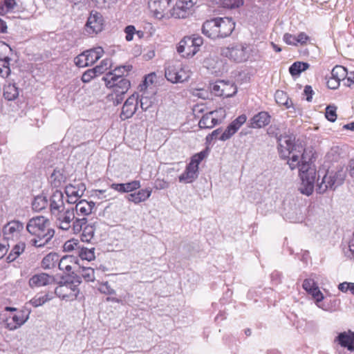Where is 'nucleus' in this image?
I'll return each instance as SVG.
<instances>
[{"mask_svg":"<svg viewBox=\"0 0 354 354\" xmlns=\"http://www.w3.org/2000/svg\"><path fill=\"white\" fill-rule=\"evenodd\" d=\"M213 113L209 111L206 114L203 115L198 122V126L201 129H212L218 124L216 120L214 118Z\"/></svg>","mask_w":354,"mask_h":354,"instance_id":"nucleus-31","label":"nucleus"},{"mask_svg":"<svg viewBox=\"0 0 354 354\" xmlns=\"http://www.w3.org/2000/svg\"><path fill=\"white\" fill-rule=\"evenodd\" d=\"M297 167H299V176L301 180L299 190L301 194L310 196L314 190L316 169L312 165L310 155L308 153L303 154Z\"/></svg>","mask_w":354,"mask_h":354,"instance_id":"nucleus-3","label":"nucleus"},{"mask_svg":"<svg viewBox=\"0 0 354 354\" xmlns=\"http://www.w3.org/2000/svg\"><path fill=\"white\" fill-rule=\"evenodd\" d=\"M6 327L10 330H15L22 324V318L17 315H11L5 319Z\"/></svg>","mask_w":354,"mask_h":354,"instance_id":"nucleus-39","label":"nucleus"},{"mask_svg":"<svg viewBox=\"0 0 354 354\" xmlns=\"http://www.w3.org/2000/svg\"><path fill=\"white\" fill-rule=\"evenodd\" d=\"M55 293L62 299L73 301L76 299L79 293V289L73 282L66 281L61 283L56 287Z\"/></svg>","mask_w":354,"mask_h":354,"instance_id":"nucleus-11","label":"nucleus"},{"mask_svg":"<svg viewBox=\"0 0 354 354\" xmlns=\"http://www.w3.org/2000/svg\"><path fill=\"white\" fill-rule=\"evenodd\" d=\"M3 95L8 100H13L19 95L18 88L15 84H8L4 87Z\"/></svg>","mask_w":354,"mask_h":354,"instance_id":"nucleus-41","label":"nucleus"},{"mask_svg":"<svg viewBox=\"0 0 354 354\" xmlns=\"http://www.w3.org/2000/svg\"><path fill=\"white\" fill-rule=\"evenodd\" d=\"M251 52L252 48L247 44H232L227 47H223L221 50V55L236 63L247 61Z\"/></svg>","mask_w":354,"mask_h":354,"instance_id":"nucleus-5","label":"nucleus"},{"mask_svg":"<svg viewBox=\"0 0 354 354\" xmlns=\"http://www.w3.org/2000/svg\"><path fill=\"white\" fill-rule=\"evenodd\" d=\"M210 91L216 96L230 97L236 93L237 88L232 82L219 80L210 85Z\"/></svg>","mask_w":354,"mask_h":354,"instance_id":"nucleus-9","label":"nucleus"},{"mask_svg":"<svg viewBox=\"0 0 354 354\" xmlns=\"http://www.w3.org/2000/svg\"><path fill=\"white\" fill-rule=\"evenodd\" d=\"M65 176L58 169H55L49 178V182L54 187H60L65 182Z\"/></svg>","mask_w":354,"mask_h":354,"instance_id":"nucleus-34","label":"nucleus"},{"mask_svg":"<svg viewBox=\"0 0 354 354\" xmlns=\"http://www.w3.org/2000/svg\"><path fill=\"white\" fill-rule=\"evenodd\" d=\"M95 205V204L93 201L80 200L76 203L74 211H75L78 216H82L85 217L92 213Z\"/></svg>","mask_w":354,"mask_h":354,"instance_id":"nucleus-23","label":"nucleus"},{"mask_svg":"<svg viewBox=\"0 0 354 354\" xmlns=\"http://www.w3.org/2000/svg\"><path fill=\"white\" fill-rule=\"evenodd\" d=\"M348 72L346 68L342 66H335L331 73L330 77L337 80L340 82L341 80H344L346 77H347Z\"/></svg>","mask_w":354,"mask_h":354,"instance_id":"nucleus-42","label":"nucleus"},{"mask_svg":"<svg viewBox=\"0 0 354 354\" xmlns=\"http://www.w3.org/2000/svg\"><path fill=\"white\" fill-rule=\"evenodd\" d=\"M131 68L132 66L130 65L117 67L113 72L107 73L104 80L105 82L108 80L118 81L120 78H124L123 77L124 74L127 73Z\"/></svg>","mask_w":354,"mask_h":354,"instance_id":"nucleus-29","label":"nucleus"},{"mask_svg":"<svg viewBox=\"0 0 354 354\" xmlns=\"http://www.w3.org/2000/svg\"><path fill=\"white\" fill-rule=\"evenodd\" d=\"M26 229L28 233L26 241L28 247L44 248L49 243L55 234V231L50 227L49 220L43 216L30 218Z\"/></svg>","mask_w":354,"mask_h":354,"instance_id":"nucleus-1","label":"nucleus"},{"mask_svg":"<svg viewBox=\"0 0 354 354\" xmlns=\"http://www.w3.org/2000/svg\"><path fill=\"white\" fill-rule=\"evenodd\" d=\"M54 282L55 277L44 272L36 274L29 279V285L32 288L47 286Z\"/></svg>","mask_w":354,"mask_h":354,"instance_id":"nucleus-18","label":"nucleus"},{"mask_svg":"<svg viewBox=\"0 0 354 354\" xmlns=\"http://www.w3.org/2000/svg\"><path fill=\"white\" fill-rule=\"evenodd\" d=\"M140 186L139 180H133L126 183H112L110 187L120 193H128L139 189Z\"/></svg>","mask_w":354,"mask_h":354,"instance_id":"nucleus-24","label":"nucleus"},{"mask_svg":"<svg viewBox=\"0 0 354 354\" xmlns=\"http://www.w3.org/2000/svg\"><path fill=\"white\" fill-rule=\"evenodd\" d=\"M198 176V170L193 164H188L185 171L179 176V181L184 183L193 182Z\"/></svg>","mask_w":354,"mask_h":354,"instance_id":"nucleus-28","label":"nucleus"},{"mask_svg":"<svg viewBox=\"0 0 354 354\" xmlns=\"http://www.w3.org/2000/svg\"><path fill=\"white\" fill-rule=\"evenodd\" d=\"M274 98L276 102L281 105H284L287 108L290 107L292 104V102L290 101V104H289V99L287 94L283 91H277L274 94Z\"/></svg>","mask_w":354,"mask_h":354,"instance_id":"nucleus-44","label":"nucleus"},{"mask_svg":"<svg viewBox=\"0 0 354 354\" xmlns=\"http://www.w3.org/2000/svg\"><path fill=\"white\" fill-rule=\"evenodd\" d=\"M336 106L329 105L326 108L325 115L328 120L330 122H335L337 118Z\"/></svg>","mask_w":354,"mask_h":354,"instance_id":"nucleus-53","label":"nucleus"},{"mask_svg":"<svg viewBox=\"0 0 354 354\" xmlns=\"http://www.w3.org/2000/svg\"><path fill=\"white\" fill-rule=\"evenodd\" d=\"M124 32L126 34V40L130 41L133 38V35L136 33V28L133 26L129 25L124 28Z\"/></svg>","mask_w":354,"mask_h":354,"instance_id":"nucleus-60","label":"nucleus"},{"mask_svg":"<svg viewBox=\"0 0 354 354\" xmlns=\"http://www.w3.org/2000/svg\"><path fill=\"white\" fill-rule=\"evenodd\" d=\"M270 122V115L266 111H261L254 115L250 120V127L254 129L262 128Z\"/></svg>","mask_w":354,"mask_h":354,"instance_id":"nucleus-22","label":"nucleus"},{"mask_svg":"<svg viewBox=\"0 0 354 354\" xmlns=\"http://www.w3.org/2000/svg\"><path fill=\"white\" fill-rule=\"evenodd\" d=\"M107 87L113 88L115 93L124 94L130 87V82L126 78H120L118 81H106Z\"/></svg>","mask_w":354,"mask_h":354,"instance_id":"nucleus-21","label":"nucleus"},{"mask_svg":"<svg viewBox=\"0 0 354 354\" xmlns=\"http://www.w3.org/2000/svg\"><path fill=\"white\" fill-rule=\"evenodd\" d=\"M102 73H103V66H97L84 72L82 76V80L83 82H89L93 78L96 77L97 74Z\"/></svg>","mask_w":354,"mask_h":354,"instance_id":"nucleus-38","label":"nucleus"},{"mask_svg":"<svg viewBox=\"0 0 354 354\" xmlns=\"http://www.w3.org/2000/svg\"><path fill=\"white\" fill-rule=\"evenodd\" d=\"M283 39L288 45L297 46L296 36L290 33H286L283 35Z\"/></svg>","mask_w":354,"mask_h":354,"instance_id":"nucleus-61","label":"nucleus"},{"mask_svg":"<svg viewBox=\"0 0 354 354\" xmlns=\"http://www.w3.org/2000/svg\"><path fill=\"white\" fill-rule=\"evenodd\" d=\"M98 290L101 293L107 295H115L116 293L115 290L111 287L107 281L102 283L98 287Z\"/></svg>","mask_w":354,"mask_h":354,"instance_id":"nucleus-51","label":"nucleus"},{"mask_svg":"<svg viewBox=\"0 0 354 354\" xmlns=\"http://www.w3.org/2000/svg\"><path fill=\"white\" fill-rule=\"evenodd\" d=\"M310 65L306 62H295L289 68V72L292 76L299 75L301 72L309 68Z\"/></svg>","mask_w":354,"mask_h":354,"instance_id":"nucleus-40","label":"nucleus"},{"mask_svg":"<svg viewBox=\"0 0 354 354\" xmlns=\"http://www.w3.org/2000/svg\"><path fill=\"white\" fill-rule=\"evenodd\" d=\"M190 76L191 71L188 66H183L178 67V83L188 80Z\"/></svg>","mask_w":354,"mask_h":354,"instance_id":"nucleus-47","label":"nucleus"},{"mask_svg":"<svg viewBox=\"0 0 354 354\" xmlns=\"http://www.w3.org/2000/svg\"><path fill=\"white\" fill-rule=\"evenodd\" d=\"M111 297H108L106 298L107 301H111L113 303H118L124 304L126 302L127 297H129V294H127L124 296H120V297H113V295H110Z\"/></svg>","mask_w":354,"mask_h":354,"instance_id":"nucleus-62","label":"nucleus"},{"mask_svg":"<svg viewBox=\"0 0 354 354\" xmlns=\"http://www.w3.org/2000/svg\"><path fill=\"white\" fill-rule=\"evenodd\" d=\"M247 117L245 114H242L233 120L229 125L232 127L236 132L240 127L246 122Z\"/></svg>","mask_w":354,"mask_h":354,"instance_id":"nucleus-50","label":"nucleus"},{"mask_svg":"<svg viewBox=\"0 0 354 354\" xmlns=\"http://www.w3.org/2000/svg\"><path fill=\"white\" fill-rule=\"evenodd\" d=\"M77 266L76 258L72 255H66L59 259L58 268L60 270L71 272Z\"/></svg>","mask_w":354,"mask_h":354,"instance_id":"nucleus-27","label":"nucleus"},{"mask_svg":"<svg viewBox=\"0 0 354 354\" xmlns=\"http://www.w3.org/2000/svg\"><path fill=\"white\" fill-rule=\"evenodd\" d=\"M49 208L51 215L64 209V194L59 190H55L48 200Z\"/></svg>","mask_w":354,"mask_h":354,"instance_id":"nucleus-15","label":"nucleus"},{"mask_svg":"<svg viewBox=\"0 0 354 354\" xmlns=\"http://www.w3.org/2000/svg\"><path fill=\"white\" fill-rule=\"evenodd\" d=\"M206 156V151H202L200 153L193 156L189 164H193V166H196V169L198 170V165L205 158Z\"/></svg>","mask_w":354,"mask_h":354,"instance_id":"nucleus-52","label":"nucleus"},{"mask_svg":"<svg viewBox=\"0 0 354 354\" xmlns=\"http://www.w3.org/2000/svg\"><path fill=\"white\" fill-rule=\"evenodd\" d=\"M88 65L95 63L104 54V50L102 47H96L84 51Z\"/></svg>","mask_w":354,"mask_h":354,"instance_id":"nucleus-30","label":"nucleus"},{"mask_svg":"<svg viewBox=\"0 0 354 354\" xmlns=\"http://www.w3.org/2000/svg\"><path fill=\"white\" fill-rule=\"evenodd\" d=\"M74 62L78 67H86L89 66L84 52L75 57Z\"/></svg>","mask_w":354,"mask_h":354,"instance_id":"nucleus-54","label":"nucleus"},{"mask_svg":"<svg viewBox=\"0 0 354 354\" xmlns=\"http://www.w3.org/2000/svg\"><path fill=\"white\" fill-rule=\"evenodd\" d=\"M171 0H149V8L153 17L157 19L163 18L167 11Z\"/></svg>","mask_w":354,"mask_h":354,"instance_id":"nucleus-14","label":"nucleus"},{"mask_svg":"<svg viewBox=\"0 0 354 354\" xmlns=\"http://www.w3.org/2000/svg\"><path fill=\"white\" fill-rule=\"evenodd\" d=\"M203 44V39L201 36H187L179 42L177 51L184 57H192L199 50Z\"/></svg>","mask_w":354,"mask_h":354,"instance_id":"nucleus-7","label":"nucleus"},{"mask_svg":"<svg viewBox=\"0 0 354 354\" xmlns=\"http://www.w3.org/2000/svg\"><path fill=\"white\" fill-rule=\"evenodd\" d=\"M138 104V95L133 94L127 99L122 108L120 118L125 120L131 118L136 113Z\"/></svg>","mask_w":354,"mask_h":354,"instance_id":"nucleus-13","label":"nucleus"},{"mask_svg":"<svg viewBox=\"0 0 354 354\" xmlns=\"http://www.w3.org/2000/svg\"><path fill=\"white\" fill-rule=\"evenodd\" d=\"M236 133L234 129L232 127L228 125L227 129L224 131V132L221 135L219 140L222 141H225L229 140L234 134Z\"/></svg>","mask_w":354,"mask_h":354,"instance_id":"nucleus-56","label":"nucleus"},{"mask_svg":"<svg viewBox=\"0 0 354 354\" xmlns=\"http://www.w3.org/2000/svg\"><path fill=\"white\" fill-rule=\"evenodd\" d=\"M104 18L101 13L92 10L85 24V32L88 35L97 34L104 28Z\"/></svg>","mask_w":354,"mask_h":354,"instance_id":"nucleus-10","label":"nucleus"},{"mask_svg":"<svg viewBox=\"0 0 354 354\" xmlns=\"http://www.w3.org/2000/svg\"><path fill=\"white\" fill-rule=\"evenodd\" d=\"M21 253L20 247L19 245H15L9 255L8 259L10 261H13Z\"/></svg>","mask_w":354,"mask_h":354,"instance_id":"nucleus-64","label":"nucleus"},{"mask_svg":"<svg viewBox=\"0 0 354 354\" xmlns=\"http://www.w3.org/2000/svg\"><path fill=\"white\" fill-rule=\"evenodd\" d=\"M217 18L206 21L202 27L203 33L212 39L218 38Z\"/></svg>","mask_w":354,"mask_h":354,"instance_id":"nucleus-25","label":"nucleus"},{"mask_svg":"<svg viewBox=\"0 0 354 354\" xmlns=\"http://www.w3.org/2000/svg\"><path fill=\"white\" fill-rule=\"evenodd\" d=\"M196 2L197 0H177L171 14L175 18L185 19L192 13Z\"/></svg>","mask_w":354,"mask_h":354,"instance_id":"nucleus-12","label":"nucleus"},{"mask_svg":"<svg viewBox=\"0 0 354 354\" xmlns=\"http://www.w3.org/2000/svg\"><path fill=\"white\" fill-rule=\"evenodd\" d=\"M313 276H315V274H313L309 278L304 279L302 287L309 295L312 296L315 301V304L317 307L324 310H327V308L322 303L324 298V295L319 290L317 283L313 277Z\"/></svg>","mask_w":354,"mask_h":354,"instance_id":"nucleus-8","label":"nucleus"},{"mask_svg":"<svg viewBox=\"0 0 354 354\" xmlns=\"http://www.w3.org/2000/svg\"><path fill=\"white\" fill-rule=\"evenodd\" d=\"M65 192L68 198H80L82 195L79 192L78 189H77L76 186L69 185L66 187L65 188Z\"/></svg>","mask_w":354,"mask_h":354,"instance_id":"nucleus-49","label":"nucleus"},{"mask_svg":"<svg viewBox=\"0 0 354 354\" xmlns=\"http://www.w3.org/2000/svg\"><path fill=\"white\" fill-rule=\"evenodd\" d=\"M77 254L82 260L91 261L95 259L94 248H80Z\"/></svg>","mask_w":354,"mask_h":354,"instance_id":"nucleus-45","label":"nucleus"},{"mask_svg":"<svg viewBox=\"0 0 354 354\" xmlns=\"http://www.w3.org/2000/svg\"><path fill=\"white\" fill-rule=\"evenodd\" d=\"M213 113L214 118L216 120V123L221 124L226 116L225 110L223 108H219L215 111H212Z\"/></svg>","mask_w":354,"mask_h":354,"instance_id":"nucleus-55","label":"nucleus"},{"mask_svg":"<svg viewBox=\"0 0 354 354\" xmlns=\"http://www.w3.org/2000/svg\"><path fill=\"white\" fill-rule=\"evenodd\" d=\"M344 254L348 258L354 260V233L349 241L348 249L344 251Z\"/></svg>","mask_w":354,"mask_h":354,"instance_id":"nucleus-58","label":"nucleus"},{"mask_svg":"<svg viewBox=\"0 0 354 354\" xmlns=\"http://www.w3.org/2000/svg\"><path fill=\"white\" fill-rule=\"evenodd\" d=\"M50 298L48 297V295H44L43 296H35L34 298H32L28 303H26L25 306H24V313H25V310L28 311V315L30 313V310L28 307V304L32 305L34 307H38L39 306H41L46 301H49Z\"/></svg>","mask_w":354,"mask_h":354,"instance_id":"nucleus-37","label":"nucleus"},{"mask_svg":"<svg viewBox=\"0 0 354 354\" xmlns=\"http://www.w3.org/2000/svg\"><path fill=\"white\" fill-rule=\"evenodd\" d=\"M52 216L55 218L56 225L59 229L64 231L71 229L74 234L80 233L83 225L87 223L86 217L75 218L73 208H66Z\"/></svg>","mask_w":354,"mask_h":354,"instance_id":"nucleus-4","label":"nucleus"},{"mask_svg":"<svg viewBox=\"0 0 354 354\" xmlns=\"http://www.w3.org/2000/svg\"><path fill=\"white\" fill-rule=\"evenodd\" d=\"M82 234L81 236V240L83 242L89 243L94 237L95 227L94 224H85L83 225L82 230Z\"/></svg>","mask_w":354,"mask_h":354,"instance_id":"nucleus-35","label":"nucleus"},{"mask_svg":"<svg viewBox=\"0 0 354 354\" xmlns=\"http://www.w3.org/2000/svg\"><path fill=\"white\" fill-rule=\"evenodd\" d=\"M295 138L293 136L286 135L278 138V150L281 158H288V164L292 170L299 163V160L303 154L307 153L301 144L295 142Z\"/></svg>","mask_w":354,"mask_h":354,"instance_id":"nucleus-2","label":"nucleus"},{"mask_svg":"<svg viewBox=\"0 0 354 354\" xmlns=\"http://www.w3.org/2000/svg\"><path fill=\"white\" fill-rule=\"evenodd\" d=\"M22 229V224L19 221H12L8 223L3 229V239L8 243L9 239L17 237Z\"/></svg>","mask_w":354,"mask_h":354,"instance_id":"nucleus-17","label":"nucleus"},{"mask_svg":"<svg viewBox=\"0 0 354 354\" xmlns=\"http://www.w3.org/2000/svg\"><path fill=\"white\" fill-rule=\"evenodd\" d=\"M140 106L143 111H147L152 106L153 102L148 97L142 96L140 100Z\"/></svg>","mask_w":354,"mask_h":354,"instance_id":"nucleus-63","label":"nucleus"},{"mask_svg":"<svg viewBox=\"0 0 354 354\" xmlns=\"http://www.w3.org/2000/svg\"><path fill=\"white\" fill-rule=\"evenodd\" d=\"M10 61L0 59V79L4 80L10 73Z\"/></svg>","mask_w":354,"mask_h":354,"instance_id":"nucleus-48","label":"nucleus"},{"mask_svg":"<svg viewBox=\"0 0 354 354\" xmlns=\"http://www.w3.org/2000/svg\"><path fill=\"white\" fill-rule=\"evenodd\" d=\"M152 190L150 187L142 189L136 192L128 194L126 198L128 201L137 205L147 201L151 196Z\"/></svg>","mask_w":354,"mask_h":354,"instance_id":"nucleus-19","label":"nucleus"},{"mask_svg":"<svg viewBox=\"0 0 354 354\" xmlns=\"http://www.w3.org/2000/svg\"><path fill=\"white\" fill-rule=\"evenodd\" d=\"M77 272L79 275L76 274V277L75 279V281L78 283L82 282L81 277L86 282H93L95 279V270L91 267H79Z\"/></svg>","mask_w":354,"mask_h":354,"instance_id":"nucleus-26","label":"nucleus"},{"mask_svg":"<svg viewBox=\"0 0 354 354\" xmlns=\"http://www.w3.org/2000/svg\"><path fill=\"white\" fill-rule=\"evenodd\" d=\"M16 4L15 0H4L3 3L0 5V15H3L8 12H11Z\"/></svg>","mask_w":354,"mask_h":354,"instance_id":"nucleus-46","label":"nucleus"},{"mask_svg":"<svg viewBox=\"0 0 354 354\" xmlns=\"http://www.w3.org/2000/svg\"><path fill=\"white\" fill-rule=\"evenodd\" d=\"M31 205L35 212H40L47 207L48 200L46 196L38 195L34 198Z\"/></svg>","mask_w":354,"mask_h":354,"instance_id":"nucleus-32","label":"nucleus"},{"mask_svg":"<svg viewBox=\"0 0 354 354\" xmlns=\"http://www.w3.org/2000/svg\"><path fill=\"white\" fill-rule=\"evenodd\" d=\"M59 261V255L55 252L48 254L41 261V266L44 269H50L55 267Z\"/></svg>","mask_w":354,"mask_h":354,"instance_id":"nucleus-36","label":"nucleus"},{"mask_svg":"<svg viewBox=\"0 0 354 354\" xmlns=\"http://www.w3.org/2000/svg\"><path fill=\"white\" fill-rule=\"evenodd\" d=\"M178 67L169 66L165 69V77L172 83H178Z\"/></svg>","mask_w":354,"mask_h":354,"instance_id":"nucleus-43","label":"nucleus"},{"mask_svg":"<svg viewBox=\"0 0 354 354\" xmlns=\"http://www.w3.org/2000/svg\"><path fill=\"white\" fill-rule=\"evenodd\" d=\"M346 177V173L343 169L337 171H328L323 176L322 181L318 182L316 191L319 194H323L328 189H335L341 185Z\"/></svg>","mask_w":354,"mask_h":354,"instance_id":"nucleus-6","label":"nucleus"},{"mask_svg":"<svg viewBox=\"0 0 354 354\" xmlns=\"http://www.w3.org/2000/svg\"><path fill=\"white\" fill-rule=\"evenodd\" d=\"M78 245L79 243H77V241L73 239L66 241L64 245V248L66 251H72L74 250H77V251H79L80 248Z\"/></svg>","mask_w":354,"mask_h":354,"instance_id":"nucleus-57","label":"nucleus"},{"mask_svg":"<svg viewBox=\"0 0 354 354\" xmlns=\"http://www.w3.org/2000/svg\"><path fill=\"white\" fill-rule=\"evenodd\" d=\"M169 183L164 179L157 178L154 182V188L156 189H167Z\"/></svg>","mask_w":354,"mask_h":354,"instance_id":"nucleus-59","label":"nucleus"},{"mask_svg":"<svg viewBox=\"0 0 354 354\" xmlns=\"http://www.w3.org/2000/svg\"><path fill=\"white\" fill-rule=\"evenodd\" d=\"M209 3L226 8H239L243 4V0H207Z\"/></svg>","mask_w":354,"mask_h":354,"instance_id":"nucleus-33","label":"nucleus"},{"mask_svg":"<svg viewBox=\"0 0 354 354\" xmlns=\"http://www.w3.org/2000/svg\"><path fill=\"white\" fill-rule=\"evenodd\" d=\"M218 38L229 36L233 31L235 24L230 18H217Z\"/></svg>","mask_w":354,"mask_h":354,"instance_id":"nucleus-16","label":"nucleus"},{"mask_svg":"<svg viewBox=\"0 0 354 354\" xmlns=\"http://www.w3.org/2000/svg\"><path fill=\"white\" fill-rule=\"evenodd\" d=\"M335 341L344 348H347L350 351H354V332L348 330L340 333L335 338Z\"/></svg>","mask_w":354,"mask_h":354,"instance_id":"nucleus-20","label":"nucleus"}]
</instances>
